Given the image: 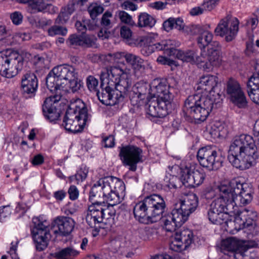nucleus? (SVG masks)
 <instances>
[{"mask_svg":"<svg viewBox=\"0 0 259 259\" xmlns=\"http://www.w3.org/2000/svg\"><path fill=\"white\" fill-rule=\"evenodd\" d=\"M42 108L44 115L51 122L58 120L60 117V110L57 109L55 105L44 104Z\"/></svg>","mask_w":259,"mask_h":259,"instance_id":"36","label":"nucleus"},{"mask_svg":"<svg viewBox=\"0 0 259 259\" xmlns=\"http://www.w3.org/2000/svg\"><path fill=\"white\" fill-rule=\"evenodd\" d=\"M33 227L31 228V234L35 243L36 249L44 250L48 246L51 238L50 231L56 236H66L70 234L74 228L73 220L66 217H58L52 223L51 230L48 228L49 223L39 218L32 219Z\"/></svg>","mask_w":259,"mask_h":259,"instance_id":"4","label":"nucleus"},{"mask_svg":"<svg viewBox=\"0 0 259 259\" xmlns=\"http://www.w3.org/2000/svg\"><path fill=\"white\" fill-rule=\"evenodd\" d=\"M134 88L135 89L134 93H136L141 96V99L149 100L153 98L151 92V83L149 84L144 81H139L137 82Z\"/></svg>","mask_w":259,"mask_h":259,"instance_id":"33","label":"nucleus"},{"mask_svg":"<svg viewBox=\"0 0 259 259\" xmlns=\"http://www.w3.org/2000/svg\"><path fill=\"white\" fill-rule=\"evenodd\" d=\"M207 103L209 104H205V106L200 105L191 111L190 114L195 120L200 122L205 121L212 110L213 108H217L221 104L220 102H215V97Z\"/></svg>","mask_w":259,"mask_h":259,"instance_id":"23","label":"nucleus"},{"mask_svg":"<svg viewBox=\"0 0 259 259\" xmlns=\"http://www.w3.org/2000/svg\"><path fill=\"white\" fill-rule=\"evenodd\" d=\"M130 84V87L128 90L127 94L125 96L126 97L128 94L129 96V98L131 101V103L134 105H139L140 103V101L144 100V99H141V96H139L138 94H137L135 91V89L133 88V90L129 92V89L131 86V84Z\"/></svg>","mask_w":259,"mask_h":259,"instance_id":"48","label":"nucleus"},{"mask_svg":"<svg viewBox=\"0 0 259 259\" xmlns=\"http://www.w3.org/2000/svg\"><path fill=\"white\" fill-rule=\"evenodd\" d=\"M181 178L187 187H195L202 184L205 178V173L202 168L196 169L194 166L181 164Z\"/></svg>","mask_w":259,"mask_h":259,"instance_id":"12","label":"nucleus"},{"mask_svg":"<svg viewBox=\"0 0 259 259\" xmlns=\"http://www.w3.org/2000/svg\"><path fill=\"white\" fill-rule=\"evenodd\" d=\"M216 195L215 190L211 187H207L203 190L200 193V197L206 200H210Z\"/></svg>","mask_w":259,"mask_h":259,"instance_id":"47","label":"nucleus"},{"mask_svg":"<svg viewBox=\"0 0 259 259\" xmlns=\"http://www.w3.org/2000/svg\"><path fill=\"white\" fill-rule=\"evenodd\" d=\"M11 34L6 30L5 26L0 25V41L5 40V42L9 41Z\"/></svg>","mask_w":259,"mask_h":259,"instance_id":"62","label":"nucleus"},{"mask_svg":"<svg viewBox=\"0 0 259 259\" xmlns=\"http://www.w3.org/2000/svg\"><path fill=\"white\" fill-rule=\"evenodd\" d=\"M36 27L39 28L45 29L48 26H51L52 24V21L51 19L42 18L36 22Z\"/></svg>","mask_w":259,"mask_h":259,"instance_id":"60","label":"nucleus"},{"mask_svg":"<svg viewBox=\"0 0 259 259\" xmlns=\"http://www.w3.org/2000/svg\"><path fill=\"white\" fill-rule=\"evenodd\" d=\"M38 80L36 75L32 72L26 73L21 79V88L24 94L33 96L37 90Z\"/></svg>","mask_w":259,"mask_h":259,"instance_id":"26","label":"nucleus"},{"mask_svg":"<svg viewBox=\"0 0 259 259\" xmlns=\"http://www.w3.org/2000/svg\"><path fill=\"white\" fill-rule=\"evenodd\" d=\"M98 84V81L94 76H89L87 78V85L90 91L96 92L98 91L97 89Z\"/></svg>","mask_w":259,"mask_h":259,"instance_id":"51","label":"nucleus"},{"mask_svg":"<svg viewBox=\"0 0 259 259\" xmlns=\"http://www.w3.org/2000/svg\"><path fill=\"white\" fill-rule=\"evenodd\" d=\"M120 33L121 37L126 39H129L132 35V30L126 26L121 27Z\"/></svg>","mask_w":259,"mask_h":259,"instance_id":"57","label":"nucleus"},{"mask_svg":"<svg viewBox=\"0 0 259 259\" xmlns=\"http://www.w3.org/2000/svg\"><path fill=\"white\" fill-rule=\"evenodd\" d=\"M81 0H73L67 6L61 9L60 13L55 20V24H65L69 16L75 11L76 6L79 5Z\"/></svg>","mask_w":259,"mask_h":259,"instance_id":"29","label":"nucleus"},{"mask_svg":"<svg viewBox=\"0 0 259 259\" xmlns=\"http://www.w3.org/2000/svg\"><path fill=\"white\" fill-rule=\"evenodd\" d=\"M96 37L94 35H85L82 32V45H84L87 47H92L95 44Z\"/></svg>","mask_w":259,"mask_h":259,"instance_id":"50","label":"nucleus"},{"mask_svg":"<svg viewBox=\"0 0 259 259\" xmlns=\"http://www.w3.org/2000/svg\"><path fill=\"white\" fill-rule=\"evenodd\" d=\"M204 58V62H200V68L206 71L211 70L213 67L219 66L222 62L220 52L216 50H207Z\"/></svg>","mask_w":259,"mask_h":259,"instance_id":"25","label":"nucleus"},{"mask_svg":"<svg viewBox=\"0 0 259 259\" xmlns=\"http://www.w3.org/2000/svg\"><path fill=\"white\" fill-rule=\"evenodd\" d=\"M214 97L212 95H203L200 93L190 95L185 101L184 108L190 114L193 109H196L200 105L205 106V104H207V102H209V100ZM207 104H209L207 103Z\"/></svg>","mask_w":259,"mask_h":259,"instance_id":"24","label":"nucleus"},{"mask_svg":"<svg viewBox=\"0 0 259 259\" xmlns=\"http://www.w3.org/2000/svg\"><path fill=\"white\" fill-rule=\"evenodd\" d=\"M151 94L153 98L165 102H172L174 95L169 90L168 81L164 79L156 78L151 82Z\"/></svg>","mask_w":259,"mask_h":259,"instance_id":"18","label":"nucleus"},{"mask_svg":"<svg viewBox=\"0 0 259 259\" xmlns=\"http://www.w3.org/2000/svg\"><path fill=\"white\" fill-rule=\"evenodd\" d=\"M162 222L163 223V227L167 232H172L176 230L177 228H179L178 225L174 221L172 217L168 214L163 218Z\"/></svg>","mask_w":259,"mask_h":259,"instance_id":"44","label":"nucleus"},{"mask_svg":"<svg viewBox=\"0 0 259 259\" xmlns=\"http://www.w3.org/2000/svg\"><path fill=\"white\" fill-rule=\"evenodd\" d=\"M176 203L178 208H181L185 214L189 216L198 207V198L196 194H192L185 200H180Z\"/></svg>","mask_w":259,"mask_h":259,"instance_id":"28","label":"nucleus"},{"mask_svg":"<svg viewBox=\"0 0 259 259\" xmlns=\"http://www.w3.org/2000/svg\"><path fill=\"white\" fill-rule=\"evenodd\" d=\"M62 98L60 95L56 94L53 96H51L47 98L44 102V104H48L49 105H55V104L59 102Z\"/></svg>","mask_w":259,"mask_h":259,"instance_id":"58","label":"nucleus"},{"mask_svg":"<svg viewBox=\"0 0 259 259\" xmlns=\"http://www.w3.org/2000/svg\"><path fill=\"white\" fill-rule=\"evenodd\" d=\"M142 152L137 146L127 145L120 148L119 156L124 165L129 166L130 170L135 171L137 164L142 161Z\"/></svg>","mask_w":259,"mask_h":259,"instance_id":"14","label":"nucleus"},{"mask_svg":"<svg viewBox=\"0 0 259 259\" xmlns=\"http://www.w3.org/2000/svg\"><path fill=\"white\" fill-rule=\"evenodd\" d=\"M170 215L178 225V227H181L186 222L189 217L181 208L178 207L177 203L174 204V208L172 209Z\"/></svg>","mask_w":259,"mask_h":259,"instance_id":"35","label":"nucleus"},{"mask_svg":"<svg viewBox=\"0 0 259 259\" xmlns=\"http://www.w3.org/2000/svg\"><path fill=\"white\" fill-rule=\"evenodd\" d=\"M82 104L83 106L82 107V116H83V123L82 124V131L85 126L86 123L90 120L91 115L88 113V109L85 106L84 103L82 101Z\"/></svg>","mask_w":259,"mask_h":259,"instance_id":"56","label":"nucleus"},{"mask_svg":"<svg viewBox=\"0 0 259 259\" xmlns=\"http://www.w3.org/2000/svg\"><path fill=\"white\" fill-rule=\"evenodd\" d=\"M75 69L71 66L61 65L55 67L46 77V85L51 91L63 90L72 78H76Z\"/></svg>","mask_w":259,"mask_h":259,"instance_id":"9","label":"nucleus"},{"mask_svg":"<svg viewBox=\"0 0 259 259\" xmlns=\"http://www.w3.org/2000/svg\"><path fill=\"white\" fill-rule=\"evenodd\" d=\"M85 221L88 226L92 229L93 236H98L101 228V224L102 222L97 207L95 206L89 207L85 216Z\"/></svg>","mask_w":259,"mask_h":259,"instance_id":"22","label":"nucleus"},{"mask_svg":"<svg viewBox=\"0 0 259 259\" xmlns=\"http://www.w3.org/2000/svg\"><path fill=\"white\" fill-rule=\"evenodd\" d=\"M155 19L147 13H141L138 16V22L137 26L140 28L149 27L152 28L156 23Z\"/></svg>","mask_w":259,"mask_h":259,"instance_id":"39","label":"nucleus"},{"mask_svg":"<svg viewBox=\"0 0 259 259\" xmlns=\"http://www.w3.org/2000/svg\"><path fill=\"white\" fill-rule=\"evenodd\" d=\"M19 241L17 239L15 241L11 242V247L9 251V253L12 259H19L18 254L16 253L17 245Z\"/></svg>","mask_w":259,"mask_h":259,"instance_id":"59","label":"nucleus"},{"mask_svg":"<svg viewBox=\"0 0 259 259\" xmlns=\"http://www.w3.org/2000/svg\"><path fill=\"white\" fill-rule=\"evenodd\" d=\"M81 116V107L75 105L74 108L70 107L66 112L64 117L62 126L66 130L76 134L81 131V123L79 121Z\"/></svg>","mask_w":259,"mask_h":259,"instance_id":"17","label":"nucleus"},{"mask_svg":"<svg viewBox=\"0 0 259 259\" xmlns=\"http://www.w3.org/2000/svg\"><path fill=\"white\" fill-rule=\"evenodd\" d=\"M125 73V69L119 65L110 66L102 71L101 91L98 90L96 93L102 104L113 106L123 101L130 87L127 78H120Z\"/></svg>","mask_w":259,"mask_h":259,"instance_id":"1","label":"nucleus"},{"mask_svg":"<svg viewBox=\"0 0 259 259\" xmlns=\"http://www.w3.org/2000/svg\"><path fill=\"white\" fill-rule=\"evenodd\" d=\"M112 17V14L109 11H106L102 16L101 24L107 29L111 27V23L110 18Z\"/></svg>","mask_w":259,"mask_h":259,"instance_id":"52","label":"nucleus"},{"mask_svg":"<svg viewBox=\"0 0 259 259\" xmlns=\"http://www.w3.org/2000/svg\"><path fill=\"white\" fill-rule=\"evenodd\" d=\"M23 18V15L20 12L16 11L11 15V19L13 23L17 25L22 23Z\"/></svg>","mask_w":259,"mask_h":259,"instance_id":"55","label":"nucleus"},{"mask_svg":"<svg viewBox=\"0 0 259 259\" xmlns=\"http://www.w3.org/2000/svg\"><path fill=\"white\" fill-rule=\"evenodd\" d=\"M221 200L214 199L209 205L207 217L212 224L222 225L227 224L234 218L235 228L238 230L249 228L251 230L255 225L257 213L256 211L244 209L235 214L231 205H225Z\"/></svg>","mask_w":259,"mask_h":259,"instance_id":"2","label":"nucleus"},{"mask_svg":"<svg viewBox=\"0 0 259 259\" xmlns=\"http://www.w3.org/2000/svg\"><path fill=\"white\" fill-rule=\"evenodd\" d=\"M116 16L119 18L121 22L131 26H136V23L133 20L132 16L124 11H118Z\"/></svg>","mask_w":259,"mask_h":259,"instance_id":"45","label":"nucleus"},{"mask_svg":"<svg viewBox=\"0 0 259 259\" xmlns=\"http://www.w3.org/2000/svg\"><path fill=\"white\" fill-rule=\"evenodd\" d=\"M226 92L231 101L239 108H245L247 101L239 82L230 78L227 82Z\"/></svg>","mask_w":259,"mask_h":259,"instance_id":"15","label":"nucleus"},{"mask_svg":"<svg viewBox=\"0 0 259 259\" xmlns=\"http://www.w3.org/2000/svg\"><path fill=\"white\" fill-rule=\"evenodd\" d=\"M124 190L123 183L114 177L100 179L89 191V200L95 205L105 202L113 206L121 202L119 193Z\"/></svg>","mask_w":259,"mask_h":259,"instance_id":"5","label":"nucleus"},{"mask_svg":"<svg viewBox=\"0 0 259 259\" xmlns=\"http://www.w3.org/2000/svg\"><path fill=\"white\" fill-rule=\"evenodd\" d=\"M153 232L154 230L152 228L145 227L140 230L141 237L144 240H149L153 235Z\"/></svg>","mask_w":259,"mask_h":259,"instance_id":"54","label":"nucleus"},{"mask_svg":"<svg viewBox=\"0 0 259 259\" xmlns=\"http://www.w3.org/2000/svg\"><path fill=\"white\" fill-rule=\"evenodd\" d=\"M193 236L192 232L188 229L176 232L174 239L169 245L170 249L178 252L182 250L184 244V248L187 247L192 243Z\"/></svg>","mask_w":259,"mask_h":259,"instance_id":"20","label":"nucleus"},{"mask_svg":"<svg viewBox=\"0 0 259 259\" xmlns=\"http://www.w3.org/2000/svg\"><path fill=\"white\" fill-rule=\"evenodd\" d=\"M218 83V77L214 75H207L201 76L196 85L197 91L202 90L208 93V95H211V92L213 90Z\"/></svg>","mask_w":259,"mask_h":259,"instance_id":"27","label":"nucleus"},{"mask_svg":"<svg viewBox=\"0 0 259 259\" xmlns=\"http://www.w3.org/2000/svg\"><path fill=\"white\" fill-rule=\"evenodd\" d=\"M248 95L251 100L259 105V79H251L247 82Z\"/></svg>","mask_w":259,"mask_h":259,"instance_id":"32","label":"nucleus"},{"mask_svg":"<svg viewBox=\"0 0 259 259\" xmlns=\"http://www.w3.org/2000/svg\"><path fill=\"white\" fill-rule=\"evenodd\" d=\"M197 159L200 164L208 170H216L222 166L224 158L211 146L200 148L197 152Z\"/></svg>","mask_w":259,"mask_h":259,"instance_id":"11","label":"nucleus"},{"mask_svg":"<svg viewBox=\"0 0 259 259\" xmlns=\"http://www.w3.org/2000/svg\"><path fill=\"white\" fill-rule=\"evenodd\" d=\"M239 24V22L237 18L232 17L231 15L228 14L220 21L215 28L214 32L217 35L225 36L226 41H231L235 39L238 33Z\"/></svg>","mask_w":259,"mask_h":259,"instance_id":"13","label":"nucleus"},{"mask_svg":"<svg viewBox=\"0 0 259 259\" xmlns=\"http://www.w3.org/2000/svg\"><path fill=\"white\" fill-rule=\"evenodd\" d=\"M105 148H112L115 145V139L113 136L109 135L103 139Z\"/></svg>","mask_w":259,"mask_h":259,"instance_id":"63","label":"nucleus"},{"mask_svg":"<svg viewBox=\"0 0 259 259\" xmlns=\"http://www.w3.org/2000/svg\"><path fill=\"white\" fill-rule=\"evenodd\" d=\"M219 0H204L202 4L204 11H210L218 5Z\"/></svg>","mask_w":259,"mask_h":259,"instance_id":"53","label":"nucleus"},{"mask_svg":"<svg viewBox=\"0 0 259 259\" xmlns=\"http://www.w3.org/2000/svg\"><path fill=\"white\" fill-rule=\"evenodd\" d=\"M30 38V35L29 33L18 32L12 36L11 35L10 38L8 39L9 41H7V43L12 45L14 44H19L23 41L28 40Z\"/></svg>","mask_w":259,"mask_h":259,"instance_id":"42","label":"nucleus"},{"mask_svg":"<svg viewBox=\"0 0 259 259\" xmlns=\"http://www.w3.org/2000/svg\"><path fill=\"white\" fill-rule=\"evenodd\" d=\"M62 24H55L51 26L48 29V34L50 36H54L55 35L65 36L68 32V30L65 27L61 26Z\"/></svg>","mask_w":259,"mask_h":259,"instance_id":"41","label":"nucleus"},{"mask_svg":"<svg viewBox=\"0 0 259 259\" xmlns=\"http://www.w3.org/2000/svg\"><path fill=\"white\" fill-rule=\"evenodd\" d=\"M97 208L100 214V218L102 219V222L104 224L108 223L111 220H113L115 216L116 211L113 208V206H108L103 207L97 205Z\"/></svg>","mask_w":259,"mask_h":259,"instance_id":"37","label":"nucleus"},{"mask_svg":"<svg viewBox=\"0 0 259 259\" xmlns=\"http://www.w3.org/2000/svg\"><path fill=\"white\" fill-rule=\"evenodd\" d=\"M66 43L70 47L76 48L81 45V35L72 34L69 35Z\"/></svg>","mask_w":259,"mask_h":259,"instance_id":"46","label":"nucleus"},{"mask_svg":"<svg viewBox=\"0 0 259 259\" xmlns=\"http://www.w3.org/2000/svg\"><path fill=\"white\" fill-rule=\"evenodd\" d=\"M31 56L29 53L23 52L21 55L11 50L0 52V74L7 78L16 76L22 69L24 57L29 60Z\"/></svg>","mask_w":259,"mask_h":259,"instance_id":"8","label":"nucleus"},{"mask_svg":"<svg viewBox=\"0 0 259 259\" xmlns=\"http://www.w3.org/2000/svg\"><path fill=\"white\" fill-rule=\"evenodd\" d=\"M155 36H157V35ZM154 36V35H149L140 37L136 39L135 44L142 48L141 53L145 56H149L155 51H163L168 55V50L172 47L171 39H164L156 42Z\"/></svg>","mask_w":259,"mask_h":259,"instance_id":"10","label":"nucleus"},{"mask_svg":"<svg viewBox=\"0 0 259 259\" xmlns=\"http://www.w3.org/2000/svg\"><path fill=\"white\" fill-rule=\"evenodd\" d=\"M166 208L165 202L160 195L147 196L137 203L134 207V217L140 223L149 224L156 222L160 218Z\"/></svg>","mask_w":259,"mask_h":259,"instance_id":"7","label":"nucleus"},{"mask_svg":"<svg viewBox=\"0 0 259 259\" xmlns=\"http://www.w3.org/2000/svg\"><path fill=\"white\" fill-rule=\"evenodd\" d=\"M224 130V126L219 121H213L210 123L206 127V131L213 138L223 136L222 132Z\"/></svg>","mask_w":259,"mask_h":259,"instance_id":"38","label":"nucleus"},{"mask_svg":"<svg viewBox=\"0 0 259 259\" xmlns=\"http://www.w3.org/2000/svg\"><path fill=\"white\" fill-rule=\"evenodd\" d=\"M172 102H165L156 100L151 101L148 106L147 113L154 117L163 118L169 112H171Z\"/></svg>","mask_w":259,"mask_h":259,"instance_id":"21","label":"nucleus"},{"mask_svg":"<svg viewBox=\"0 0 259 259\" xmlns=\"http://www.w3.org/2000/svg\"><path fill=\"white\" fill-rule=\"evenodd\" d=\"M68 192L70 199L72 200L76 199L79 195V191L75 186H71Z\"/></svg>","mask_w":259,"mask_h":259,"instance_id":"64","label":"nucleus"},{"mask_svg":"<svg viewBox=\"0 0 259 259\" xmlns=\"http://www.w3.org/2000/svg\"><path fill=\"white\" fill-rule=\"evenodd\" d=\"M104 10L103 7L97 3H93L88 8V11L92 20H95L98 15L103 12Z\"/></svg>","mask_w":259,"mask_h":259,"instance_id":"43","label":"nucleus"},{"mask_svg":"<svg viewBox=\"0 0 259 259\" xmlns=\"http://www.w3.org/2000/svg\"><path fill=\"white\" fill-rule=\"evenodd\" d=\"M219 196L215 200H221L225 205H231L232 210H236L235 205H246L252 200L254 189L251 185L242 183L238 178L231 180L227 184H221L218 187Z\"/></svg>","mask_w":259,"mask_h":259,"instance_id":"6","label":"nucleus"},{"mask_svg":"<svg viewBox=\"0 0 259 259\" xmlns=\"http://www.w3.org/2000/svg\"><path fill=\"white\" fill-rule=\"evenodd\" d=\"M171 41L172 47L168 50V56H176L177 58L183 62L195 63L200 67V62H204L205 51H201L200 55L197 56L194 50L182 51L176 49V48L179 46V42L171 39Z\"/></svg>","mask_w":259,"mask_h":259,"instance_id":"16","label":"nucleus"},{"mask_svg":"<svg viewBox=\"0 0 259 259\" xmlns=\"http://www.w3.org/2000/svg\"><path fill=\"white\" fill-rule=\"evenodd\" d=\"M79 253V251L71 247H66L52 253L51 255L56 259H72L74 256Z\"/></svg>","mask_w":259,"mask_h":259,"instance_id":"34","label":"nucleus"},{"mask_svg":"<svg viewBox=\"0 0 259 259\" xmlns=\"http://www.w3.org/2000/svg\"><path fill=\"white\" fill-rule=\"evenodd\" d=\"M195 29L198 30L199 33L197 38V44L201 51H205V47L212 40L213 34L207 30H203L198 26H195Z\"/></svg>","mask_w":259,"mask_h":259,"instance_id":"31","label":"nucleus"},{"mask_svg":"<svg viewBox=\"0 0 259 259\" xmlns=\"http://www.w3.org/2000/svg\"><path fill=\"white\" fill-rule=\"evenodd\" d=\"M221 251L234 259H241L243 256L242 245L235 237L228 238L221 242Z\"/></svg>","mask_w":259,"mask_h":259,"instance_id":"19","label":"nucleus"},{"mask_svg":"<svg viewBox=\"0 0 259 259\" xmlns=\"http://www.w3.org/2000/svg\"><path fill=\"white\" fill-rule=\"evenodd\" d=\"M124 58L126 62L132 65L134 68L144 69L143 65L144 61L139 57L133 54L126 53Z\"/></svg>","mask_w":259,"mask_h":259,"instance_id":"40","label":"nucleus"},{"mask_svg":"<svg viewBox=\"0 0 259 259\" xmlns=\"http://www.w3.org/2000/svg\"><path fill=\"white\" fill-rule=\"evenodd\" d=\"M76 78H72L68 82L70 83V88L73 93L78 92L81 88V81L78 78V74L76 73Z\"/></svg>","mask_w":259,"mask_h":259,"instance_id":"49","label":"nucleus"},{"mask_svg":"<svg viewBox=\"0 0 259 259\" xmlns=\"http://www.w3.org/2000/svg\"><path fill=\"white\" fill-rule=\"evenodd\" d=\"M17 2L20 4H27L31 14L43 12L50 6L44 0H17Z\"/></svg>","mask_w":259,"mask_h":259,"instance_id":"30","label":"nucleus"},{"mask_svg":"<svg viewBox=\"0 0 259 259\" xmlns=\"http://www.w3.org/2000/svg\"><path fill=\"white\" fill-rule=\"evenodd\" d=\"M157 62L162 65H168L169 66L176 65L175 61L170 60L162 56H159L157 59Z\"/></svg>","mask_w":259,"mask_h":259,"instance_id":"61","label":"nucleus"},{"mask_svg":"<svg viewBox=\"0 0 259 259\" xmlns=\"http://www.w3.org/2000/svg\"><path fill=\"white\" fill-rule=\"evenodd\" d=\"M259 148V138L257 145L252 137L242 134L235 137L230 145L228 159L232 165L240 170H245L255 165Z\"/></svg>","mask_w":259,"mask_h":259,"instance_id":"3","label":"nucleus"}]
</instances>
